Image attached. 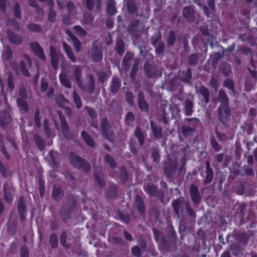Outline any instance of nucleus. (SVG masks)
Returning <instances> with one entry per match:
<instances>
[{
	"label": "nucleus",
	"instance_id": "f8f14e48",
	"mask_svg": "<svg viewBox=\"0 0 257 257\" xmlns=\"http://www.w3.org/2000/svg\"><path fill=\"white\" fill-rule=\"evenodd\" d=\"M140 23V20L137 19H134L127 28V31L131 34L133 40L141 37L142 31L138 28Z\"/></svg>",
	"mask_w": 257,
	"mask_h": 257
},
{
	"label": "nucleus",
	"instance_id": "69168bd1",
	"mask_svg": "<svg viewBox=\"0 0 257 257\" xmlns=\"http://www.w3.org/2000/svg\"><path fill=\"white\" fill-rule=\"evenodd\" d=\"M4 60H9L13 58V52L9 46H5L3 52Z\"/></svg>",
	"mask_w": 257,
	"mask_h": 257
},
{
	"label": "nucleus",
	"instance_id": "3c124183",
	"mask_svg": "<svg viewBox=\"0 0 257 257\" xmlns=\"http://www.w3.org/2000/svg\"><path fill=\"white\" fill-rule=\"evenodd\" d=\"M89 79L86 85V90L90 94L94 93L95 90V81L92 74H90L87 76Z\"/></svg>",
	"mask_w": 257,
	"mask_h": 257
},
{
	"label": "nucleus",
	"instance_id": "7ed1b4c3",
	"mask_svg": "<svg viewBox=\"0 0 257 257\" xmlns=\"http://www.w3.org/2000/svg\"><path fill=\"white\" fill-rule=\"evenodd\" d=\"M145 191L151 197H156L162 204H166L165 201V192L162 190L158 189L157 185L149 182L144 186Z\"/></svg>",
	"mask_w": 257,
	"mask_h": 257
},
{
	"label": "nucleus",
	"instance_id": "1a4fd4ad",
	"mask_svg": "<svg viewBox=\"0 0 257 257\" xmlns=\"http://www.w3.org/2000/svg\"><path fill=\"white\" fill-rule=\"evenodd\" d=\"M102 46L97 41L92 43L91 48V58L96 63L100 62L102 59L103 54L101 50Z\"/></svg>",
	"mask_w": 257,
	"mask_h": 257
},
{
	"label": "nucleus",
	"instance_id": "09e8293b",
	"mask_svg": "<svg viewBox=\"0 0 257 257\" xmlns=\"http://www.w3.org/2000/svg\"><path fill=\"white\" fill-rule=\"evenodd\" d=\"M159 151L158 147L154 146L151 148V158L153 159V162L156 164H158L160 161L161 156Z\"/></svg>",
	"mask_w": 257,
	"mask_h": 257
},
{
	"label": "nucleus",
	"instance_id": "c9c22d12",
	"mask_svg": "<svg viewBox=\"0 0 257 257\" xmlns=\"http://www.w3.org/2000/svg\"><path fill=\"white\" fill-rule=\"evenodd\" d=\"M217 100L221 103V105H227L229 104V99L225 90L223 89H221L219 90Z\"/></svg>",
	"mask_w": 257,
	"mask_h": 257
},
{
	"label": "nucleus",
	"instance_id": "603ef678",
	"mask_svg": "<svg viewBox=\"0 0 257 257\" xmlns=\"http://www.w3.org/2000/svg\"><path fill=\"white\" fill-rule=\"evenodd\" d=\"M81 136L83 138L86 144L91 148L95 147V142L90 136L85 131H82Z\"/></svg>",
	"mask_w": 257,
	"mask_h": 257
},
{
	"label": "nucleus",
	"instance_id": "2f4dec72",
	"mask_svg": "<svg viewBox=\"0 0 257 257\" xmlns=\"http://www.w3.org/2000/svg\"><path fill=\"white\" fill-rule=\"evenodd\" d=\"M115 0H108L106 5V12L107 15L112 17L115 15L117 12Z\"/></svg>",
	"mask_w": 257,
	"mask_h": 257
},
{
	"label": "nucleus",
	"instance_id": "c03bdc74",
	"mask_svg": "<svg viewBox=\"0 0 257 257\" xmlns=\"http://www.w3.org/2000/svg\"><path fill=\"white\" fill-rule=\"evenodd\" d=\"M193 103L189 99H186L184 102L183 111L186 115L190 116L193 112Z\"/></svg>",
	"mask_w": 257,
	"mask_h": 257
},
{
	"label": "nucleus",
	"instance_id": "4468645a",
	"mask_svg": "<svg viewBox=\"0 0 257 257\" xmlns=\"http://www.w3.org/2000/svg\"><path fill=\"white\" fill-rule=\"evenodd\" d=\"M17 207L20 220L22 221H25L27 205L25 199L23 196H20L18 197L17 201Z\"/></svg>",
	"mask_w": 257,
	"mask_h": 257
},
{
	"label": "nucleus",
	"instance_id": "338daca9",
	"mask_svg": "<svg viewBox=\"0 0 257 257\" xmlns=\"http://www.w3.org/2000/svg\"><path fill=\"white\" fill-rule=\"evenodd\" d=\"M211 58V64L212 67H215L220 59L222 58V56L219 52H215L210 55Z\"/></svg>",
	"mask_w": 257,
	"mask_h": 257
},
{
	"label": "nucleus",
	"instance_id": "de8ad7c7",
	"mask_svg": "<svg viewBox=\"0 0 257 257\" xmlns=\"http://www.w3.org/2000/svg\"><path fill=\"white\" fill-rule=\"evenodd\" d=\"M34 141L36 146L40 151H43L45 148V142L43 138L39 135L35 134L34 136Z\"/></svg>",
	"mask_w": 257,
	"mask_h": 257
},
{
	"label": "nucleus",
	"instance_id": "dca6fc26",
	"mask_svg": "<svg viewBox=\"0 0 257 257\" xmlns=\"http://www.w3.org/2000/svg\"><path fill=\"white\" fill-rule=\"evenodd\" d=\"M144 73L148 78H152L156 76L159 72L158 68L154 64L146 61L144 65Z\"/></svg>",
	"mask_w": 257,
	"mask_h": 257
},
{
	"label": "nucleus",
	"instance_id": "39448f33",
	"mask_svg": "<svg viewBox=\"0 0 257 257\" xmlns=\"http://www.w3.org/2000/svg\"><path fill=\"white\" fill-rule=\"evenodd\" d=\"M186 121H193V124H191V126L185 124L181 127V133L185 137L187 138L194 135L196 132V127L200 123V121L197 118L193 117L184 119V122Z\"/></svg>",
	"mask_w": 257,
	"mask_h": 257
},
{
	"label": "nucleus",
	"instance_id": "4be33fe9",
	"mask_svg": "<svg viewBox=\"0 0 257 257\" xmlns=\"http://www.w3.org/2000/svg\"><path fill=\"white\" fill-rule=\"evenodd\" d=\"M61 206L73 211V209H76L77 207L76 198L71 194L67 195Z\"/></svg>",
	"mask_w": 257,
	"mask_h": 257
},
{
	"label": "nucleus",
	"instance_id": "5fc2aeb1",
	"mask_svg": "<svg viewBox=\"0 0 257 257\" xmlns=\"http://www.w3.org/2000/svg\"><path fill=\"white\" fill-rule=\"evenodd\" d=\"M185 210L189 218L196 220L197 216L196 211L191 207L189 201L187 200L185 203Z\"/></svg>",
	"mask_w": 257,
	"mask_h": 257
},
{
	"label": "nucleus",
	"instance_id": "cd10ccee",
	"mask_svg": "<svg viewBox=\"0 0 257 257\" xmlns=\"http://www.w3.org/2000/svg\"><path fill=\"white\" fill-rule=\"evenodd\" d=\"M64 196V192L62 187L58 185L53 187L52 191V198L56 202L61 200Z\"/></svg>",
	"mask_w": 257,
	"mask_h": 257
},
{
	"label": "nucleus",
	"instance_id": "f704fd0d",
	"mask_svg": "<svg viewBox=\"0 0 257 257\" xmlns=\"http://www.w3.org/2000/svg\"><path fill=\"white\" fill-rule=\"evenodd\" d=\"M74 76L78 86L83 89L82 82L81 81L82 68L78 65H74Z\"/></svg>",
	"mask_w": 257,
	"mask_h": 257
},
{
	"label": "nucleus",
	"instance_id": "a18cd8bd",
	"mask_svg": "<svg viewBox=\"0 0 257 257\" xmlns=\"http://www.w3.org/2000/svg\"><path fill=\"white\" fill-rule=\"evenodd\" d=\"M57 113L61 121V127L62 131L63 133H66L69 131V126L66 121L65 117L60 110H58L57 111Z\"/></svg>",
	"mask_w": 257,
	"mask_h": 257
},
{
	"label": "nucleus",
	"instance_id": "393cba45",
	"mask_svg": "<svg viewBox=\"0 0 257 257\" xmlns=\"http://www.w3.org/2000/svg\"><path fill=\"white\" fill-rule=\"evenodd\" d=\"M134 57V54L131 52H127L122 60V66L125 71H129L131 66V63Z\"/></svg>",
	"mask_w": 257,
	"mask_h": 257
},
{
	"label": "nucleus",
	"instance_id": "4d7b16f0",
	"mask_svg": "<svg viewBox=\"0 0 257 257\" xmlns=\"http://www.w3.org/2000/svg\"><path fill=\"white\" fill-rule=\"evenodd\" d=\"M223 86L230 90L234 95L235 94L234 82L232 79L229 78L225 79L223 82Z\"/></svg>",
	"mask_w": 257,
	"mask_h": 257
},
{
	"label": "nucleus",
	"instance_id": "423d86ee",
	"mask_svg": "<svg viewBox=\"0 0 257 257\" xmlns=\"http://www.w3.org/2000/svg\"><path fill=\"white\" fill-rule=\"evenodd\" d=\"M182 16L184 19L189 23H194L196 19L200 17V14L195 11L193 5L187 6L182 9Z\"/></svg>",
	"mask_w": 257,
	"mask_h": 257
},
{
	"label": "nucleus",
	"instance_id": "c85d7f7f",
	"mask_svg": "<svg viewBox=\"0 0 257 257\" xmlns=\"http://www.w3.org/2000/svg\"><path fill=\"white\" fill-rule=\"evenodd\" d=\"M7 38L12 44L20 45L22 43V39L18 34L8 30L7 33Z\"/></svg>",
	"mask_w": 257,
	"mask_h": 257
},
{
	"label": "nucleus",
	"instance_id": "79ce46f5",
	"mask_svg": "<svg viewBox=\"0 0 257 257\" xmlns=\"http://www.w3.org/2000/svg\"><path fill=\"white\" fill-rule=\"evenodd\" d=\"M235 239L238 243L242 244L243 246L247 244L250 237L249 235L246 233H239L235 235Z\"/></svg>",
	"mask_w": 257,
	"mask_h": 257
},
{
	"label": "nucleus",
	"instance_id": "f03ea898",
	"mask_svg": "<svg viewBox=\"0 0 257 257\" xmlns=\"http://www.w3.org/2000/svg\"><path fill=\"white\" fill-rule=\"evenodd\" d=\"M69 160L73 167L82 170L84 172H89L91 170L90 163L73 152L69 153Z\"/></svg>",
	"mask_w": 257,
	"mask_h": 257
},
{
	"label": "nucleus",
	"instance_id": "a878e982",
	"mask_svg": "<svg viewBox=\"0 0 257 257\" xmlns=\"http://www.w3.org/2000/svg\"><path fill=\"white\" fill-rule=\"evenodd\" d=\"M72 210L61 206L59 209V216L61 220L67 223L72 218Z\"/></svg>",
	"mask_w": 257,
	"mask_h": 257
},
{
	"label": "nucleus",
	"instance_id": "f257e3e1",
	"mask_svg": "<svg viewBox=\"0 0 257 257\" xmlns=\"http://www.w3.org/2000/svg\"><path fill=\"white\" fill-rule=\"evenodd\" d=\"M177 237L172 226L167 230V235L165 236L159 242L163 250L169 252L175 248Z\"/></svg>",
	"mask_w": 257,
	"mask_h": 257
},
{
	"label": "nucleus",
	"instance_id": "5701e85b",
	"mask_svg": "<svg viewBox=\"0 0 257 257\" xmlns=\"http://www.w3.org/2000/svg\"><path fill=\"white\" fill-rule=\"evenodd\" d=\"M30 47L33 53L37 57L43 61H46V57L44 51L38 42H32L30 44Z\"/></svg>",
	"mask_w": 257,
	"mask_h": 257
},
{
	"label": "nucleus",
	"instance_id": "9d476101",
	"mask_svg": "<svg viewBox=\"0 0 257 257\" xmlns=\"http://www.w3.org/2000/svg\"><path fill=\"white\" fill-rule=\"evenodd\" d=\"M218 119L225 124L229 119L231 114V108L229 105H220L217 109Z\"/></svg>",
	"mask_w": 257,
	"mask_h": 257
},
{
	"label": "nucleus",
	"instance_id": "2eb2a0df",
	"mask_svg": "<svg viewBox=\"0 0 257 257\" xmlns=\"http://www.w3.org/2000/svg\"><path fill=\"white\" fill-rule=\"evenodd\" d=\"M124 7L127 11V14L136 17L140 16L139 8L136 0H124Z\"/></svg>",
	"mask_w": 257,
	"mask_h": 257
},
{
	"label": "nucleus",
	"instance_id": "8fccbe9b",
	"mask_svg": "<svg viewBox=\"0 0 257 257\" xmlns=\"http://www.w3.org/2000/svg\"><path fill=\"white\" fill-rule=\"evenodd\" d=\"M63 46L65 52L67 54L69 58L72 62L75 63L76 61V58L75 57L71 47L68 45L65 42H63Z\"/></svg>",
	"mask_w": 257,
	"mask_h": 257
},
{
	"label": "nucleus",
	"instance_id": "9b49d317",
	"mask_svg": "<svg viewBox=\"0 0 257 257\" xmlns=\"http://www.w3.org/2000/svg\"><path fill=\"white\" fill-rule=\"evenodd\" d=\"M196 220L184 216L180 220L179 230L180 232H189L193 228Z\"/></svg>",
	"mask_w": 257,
	"mask_h": 257
},
{
	"label": "nucleus",
	"instance_id": "4c0bfd02",
	"mask_svg": "<svg viewBox=\"0 0 257 257\" xmlns=\"http://www.w3.org/2000/svg\"><path fill=\"white\" fill-rule=\"evenodd\" d=\"M107 197L111 199H115L118 194V188L114 184H110L106 192Z\"/></svg>",
	"mask_w": 257,
	"mask_h": 257
},
{
	"label": "nucleus",
	"instance_id": "bb28decb",
	"mask_svg": "<svg viewBox=\"0 0 257 257\" xmlns=\"http://www.w3.org/2000/svg\"><path fill=\"white\" fill-rule=\"evenodd\" d=\"M201 56L199 53H193L188 55L186 57V63L188 66L195 67L199 62V59Z\"/></svg>",
	"mask_w": 257,
	"mask_h": 257
},
{
	"label": "nucleus",
	"instance_id": "774afa93",
	"mask_svg": "<svg viewBox=\"0 0 257 257\" xmlns=\"http://www.w3.org/2000/svg\"><path fill=\"white\" fill-rule=\"evenodd\" d=\"M133 43L135 46L138 47L140 51L146 49L145 42L141 37L133 40Z\"/></svg>",
	"mask_w": 257,
	"mask_h": 257
},
{
	"label": "nucleus",
	"instance_id": "e2e57ef3",
	"mask_svg": "<svg viewBox=\"0 0 257 257\" xmlns=\"http://www.w3.org/2000/svg\"><path fill=\"white\" fill-rule=\"evenodd\" d=\"M67 233L66 231H64L61 232L60 240L61 244L66 249L70 248L71 244L67 243Z\"/></svg>",
	"mask_w": 257,
	"mask_h": 257
},
{
	"label": "nucleus",
	"instance_id": "473e14b6",
	"mask_svg": "<svg viewBox=\"0 0 257 257\" xmlns=\"http://www.w3.org/2000/svg\"><path fill=\"white\" fill-rule=\"evenodd\" d=\"M196 91L198 94L202 96L205 104H208L210 101V91L209 89L202 85Z\"/></svg>",
	"mask_w": 257,
	"mask_h": 257
},
{
	"label": "nucleus",
	"instance_id": "a211bd4d",
	"mask_svg": "<svg viewBox=\"0 0 257 257\" xmlns=\"http://www.w3.org/2000/svg\"><path fill=\"white\" fill-rule=\"evenodd\" d=\"M121 86V80L120 78L113 76L109 84L110 95H115L120 90Z\"/></svg>",
	"mask_w": 257,
	"mask_h": 257
},
{
	"label": "nucleus",
	"instance_id": "c756f323",
	"mask_svg": "<svg viewBox=\"0 0 257 257\" xmlns=\"http://www.w3.org/2000/svg\"><path fill=\"white\" fill-rule=\"evenodd\" d=\"M134 136L138 139L140 146L142 147L144 146L145 144L146 135L143 129L140 125L136 126L134 131Z\"/></svg>",
	"mask_w": 257,
	"mask_h": 257
},
{
	"label": "nucleus",
	"instance_id": "ea45409f",
	"mask_svg": "<svg viewBox=\"0 0 257 257\" xmlns=\"http://www.w3.org/2000/svg\"><path fill=\"white\" fill-rule=\"evenodd\" d=\"M115 50L117 54L122 56L125 51V45L123 40L120 38H117L116 40Z\"/></svg>",
	"mask_w": 257,
	"mask_h": 257
},
{
	"label": "nucleus",
	"instance_id": "37998d69",
	"mask_svg": "<svg viewBox=\"0 0 257 257\" xmlns=\"http://www.w3.org/2000/svg\"><path fill=\"white\" fill-rule=\"evenodd\" d=\"M27 29L30 32L42 33L43 29L41 25L34 23H30L27 25Z\"/></svg>",
	"mask_w": 257,
	"mask_h": 257
},
{
	"label": "nucleus",
	"instance_id": "ddd939ff",
	"mask_svg": "<svg viewBox=\"0 0 257 257\" xmlns=\"http://www.w3.org/2000/svg\"><path fill=\"white\" fill-rule=\"evenodd\" d=\"M4 199L5 201L11 204L14 196L15 189L11 182H6L4 183L3 186Z\"/></svg>",
	"mask_w": 257,
	"mask_h": 257
},
{
	"label": "nucleus",
	"instance_id": "7c9ffc66",
	"mask_svg": "<svg viewBox=\"0 0 257 257\" xmlns=\"http://www.w3.org/2000/svg\"><path fill=\"white\" fill-rule=\"evenodd\" d=\"M152 133L156 139H160L163 137V128L155 121L152 120L150 122Z\"/></svg>",
	"mask_w": 257,
	"mask_h": 257
},
{
	"label": "nucleus",
	"instance_id": "20e7f679",
	"mask_svg": "<svg viewBox=\"0 0 257 257\" xmlns=\"http://www.w3.org/2000/svg\"><path fill=\"white\" fill-rule=\"evenodd\" d=\"M100 126L101 128V134L103 137L111 143L114 142V133L107 118L104 117L101 119Z\"/></svg>",
	"mask_w": 257,
	"mask_h": 257
},
{
	"label": "nucleus",
	"instance_id": "412c9836",
	"mask_svg": "<svg viewBox=\"0 0 257 257\" xmlns=\"http://www.w3.org/2000/svg\"><path fill=\"white\" fill-rule=\"evenodd\" d=\"M189 194L191 200L194 204H199L202 200L198 187L195 184H191L189 188Z\"/></svg>",
	"mask_w": 257,
	"mask_h": 257
},
{
	"label": "nucleus",
	"instance_id": "864d4df0",
	"mask_svg": "<svg viewBox=\"0 0 257 257\" xmlns=\"http://www.w3.org/2000/svg\"><path fill=\"white\" fill-rule=\"evenodd\" d=\"M134 62L130 73V77L133 80H135L136 75L139 69L140 61L138 58H135L134 60Z\"/></svg>",
	"mask_w": 257,
	"mask_h": 257
},
{
	"label": "nucleus",
	"instance_id": "052dcab7",
	"mask_svg": "<svg viewBox=\"0 0 257 257\" xmlns=\"http://www.w3.org/2000/svg\"><path fill=\"white\" fill-rule=\"evenodd\" d=\"M104 162L109 165L111 169H114L116 167V162L112 156L109 154L105 155L104 158Z\"/></svg>",
	"mask_w": 257,
	"mask_h": 257
},
{
	"label": "nucleus",
	"instance_id": "6e6552de",
	"mask_svg": "<svg viewBox=\"0 0 257 257\" xmlns=\"http://www.w3.org/2000/svg\"><path fill=\"white\" fill-rule=\"evenodd\" d=\"M186 201L185 200L183 196H180L177 199H174L172 201V206L177 219L180 218L183 214L184 207L185 208Z\"/></svg>",
	"mask_w": 257,
	"mask_h": 257
},
{
	"label": "nucleus",
	"instance_id": "6e6d98bb",
	"mask_svg": "<svg viewBox=\"0 0 257 257\" xmlns=\"http://www.w3.org/2000/svg\"><path fill=\"white\" fill-rule=\"evenodd\" d=\"M181 80L178 77H174L168 82V86L169 89L174 91H175L177 88L180 85Z\"/></svg>",
	"mask_w": 257,
	"mask_h": 257
},
{
	"label": "nucleus",
	"instance_id": "aec40b11",
	"mask_svg": "<svg viewBox=\"0 0 257 257\" xmlns=\"http://www.w3.org/2000/svg\"><path fill=\"white\" fill-rule=\"evenodd\" d=\"M10 111V106L8 104V108L0 112V126L3 128H5L12 120Z\"/></svg>",
	"mask_w": 257,
	"mask_h": 257
},
{
	"label": "nucleus",
	"instance_id": "bf43d9fd",
	"mask_svg": "<svg viewBox=\"0 0 257 257\" xmlns=\"http://www.w3.org/2000/svg\"><path fill=\"white\" fill-rule=\"evenodd\" d=\"M119 170V178L120 181L123 183H125L128 181L129 178L128 171L124 166H121Z\"/></svg>",
	"mask_w": 257,
	"mask_h": 257
},
{
	"label": "nucleus",
	"instance_id": "0eeeda50",
	"mask_svg": "<svg viewBox=\"0 0 257 257\" xmlns=\"http://www.w3.org/2000/svg\"><path fill=\"white\" fill-rule=\"evenodd\" d=\"M178 169V164L169 159L164 163L163 171L168 179H172L176 175Z\"/></svg>",
	"mask_w": 257,
	"mask_h": 257
},
{
	"label": "nucleus",
	"instance_id": "6ab92c4d",
	"mask_svg": "<svg viewBox=\"0 0 257 257\" xmlns=\"http://www.w3.org/2000/svg\"><path fill=\"white\" fill-rule=\"evenodd\" d=\"M138 106L142 112L148 113L150 109V105L147 102L144 92L142 91H139L138 95Z\"/></svg>",
	"mask_w": 257,
	"mask_h": 257
},
{
	"label": "nucleus",
	"instance_id": "13d9d810",
	"mask_svg": "<svg viewBox=\"0 0 257 257\" xmlns=\"http://www.w3.org/2000/svg\"><path fill=\"white\" fill-rule=\"evenodd\" d=\"M66 8L67 9L68 13L70 15H71L74 17L77 15V9L75 7L74 3L73 2L69 1L67 3Z\"/></svg>",
	"mask_w": 257,
	"mask_h": 257
},
{
	"label": "nucleus",
	"instance_id": "0e129e2a",
	"mask_svg": "<svg viewBox=\"0 0 257 257\" xmlns=\"http://www.w3.org/2000/svg\"><path fill=\"white\" fill-rule=\"evenodd\" d=\"M56 101L58 105L61 108L64 106L65 103H69V101L62 94H59L56 96Z\"/></svg>",
	"mask_w": 257,
	"mask_h": 257
},
{
	"label": "nucleus",
	"instance_id": "72a5a7b5",
	"mask_svg": "<svg viewBox=\"0 0 257 257\" xmlns=\"http://www.w3.org/2000/svg\"><path fill=\"white\" fill-rule=\"evenodd\" d=\"M219 72L221 73L226 77H229L232 73L231 65L226 62L222 61L220 64Z\"/></svg>",
	"mask_w": 257,
	"mask_h": 257
},
{
	"label": "nucleus",
	"instance_id": "680f3d73",
	"mask_svg": "<svg viewBox=\"0 0 257 257\" xmlns=\"http://www.w3.org/2000/svg\"><path fill=\"white\" fill-rule=\"evenodd\" d=\"M135 120V116L134 113L132 111L127 112L125 117V123L128 126H133Z\"/></svg>",
	"mask_w": 257,
	"mask_h": 257
},
{
	"label": "nucleus",
	"instance_id": "a19ab883",
	"mask_svg": "<svg viewBox=\"0 0 257 257\" xmlns=\"http://www.w3.org/2000/svg\"><path fill=\"white\" fill-rule=\"evenodd\" d=\"M167 46L170 48L173 46L177 40L176 33L175 31L171 30L166 38Z\"/></svg>",
	"mask_w": 257,
	"mask_h": 257
},
{
	"label": "nucleus",
	"instance_id": "f3484780",
	"mask_svg": "<svg viewBox=\"0 0 257 257\" xmlns=\"http://www.w3.org/2000/svg\"><path fill=\"white\" fill-rule=\"evenodd\" d=\"M50 55L52 66L54 69L56 70L59 64V57L63 59L64 56L61 53L57 52L54 46L50 47Z\"/></svg>",
	"mask_w": 257,
	"mask_h": 257
},
{
	"label": "nucleus",
	"instance_id": "49530a36",
	"mask_svg": "<svg viewBox=\"0 0 257 257\" xmlns=\"http://www.w3.org/2000/svg\"><path fill=\"white\" fill-rule=\"evenodd\" d=\"M229 249L233 256H237L242 253L243 249L238 243H233L229 245Z\"/></svg>",
	"mask_w": 257,
	"mask_h": 257
},
{
	"label": "nucleus",
	"instance_id": "b1692460",
	"mask_svg": "<svg viewBox=\"0 0 257 257\" xmlns=\"http://www.w3.org/2000/svg\"><path fill=\"white\" fill-rule=\"evenodd\" d=\"M205 176L203 179V183L204 185H207L212 181L214 178V173L212 169L210 167V162L208 161L205 162Z\"/></svg>",
	"mask_w": 257,
	"mask_h": 257
},
{
	"label": "nucleus",
	"instance_id": "e433bc0d",
	"mask_svg": "<svg viewBox=\"0 0 257 257\" xmlns=\"http://www.w3.org/2000/svg\"><path fill=\"white\" fill-rule=\"evenodd\" d=\"M135 206L141 214L145 213V206L144 202L142 198L139 195L135 196Z\"/></svg>",
	"mask_w": 257,
	"mask_h": 257
},
{
	"label": "nucleus",
	"instance_id": "58836bf2",
	"mask_svg": "<svg viewBox=\"0 0 257 257\" xmlns=\"http://www.w3.org/2000/svg\"><path fill=\"white\" fill-rule=\"evenodd\" d=\"M192 70L190 67H187L185 71H182V76L180 78L181 81L190 84L192 80Z\"/></svg>",
	"mask_w": 257,
	"mask_h": 257
}]
</instances>
